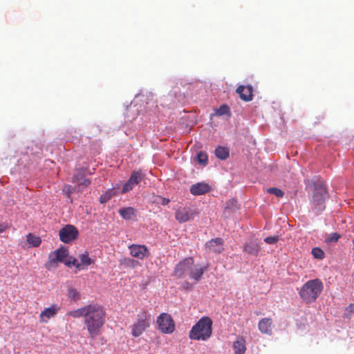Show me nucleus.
<instances>
[{"instance_id": "nucleus-42", "label": "nucleus", "mask_w": 354, "mask_h": 354, "mask_svg": "<svg viewBox=\"0 0 354 354\" xmlns=\"http://www.w3.org/2000/svg\"><path fill=\"white\" fill-rule=\"evenodd\" d=\"M185 286H185V288H187V289H188V288H189L190 284H189V283L186 282V283H185Z\"/></svg>"}, {"instance_id": "nucleus-6", "label": "nucleus", "mask_w": 354, "mask_h": 354, "mask_svg": "<svg viewBox=\"0 0 354 354\" xmlns=\"http://www.w3.org/2000/svg\"><path fill=\"white\" fill-rule=\"evenodd\" d=\"M158 330L165 334H171L176 328L172 317L168 313H161L157 318Z\"/></svg>"}, {"instance_id": "nucleus-1", "label": "nucleus", "mask_w": 354, "mask_h": 354, "mask_svg": "<svg viewBox=\"0 0 354 354\" xmlns=\"http://www.w3.org/2000/svg\"><path fill=\"white\" fill-rule=\"evenodd\" d=\"M106 322V312L103 306L97 304L87 305L84 316V324L88 337L94 339L100 334L101 329Z\"/></svg>"}, {"instance_id": "nucleus-13", "label": "nucleus", "mask_w": 354, "mask_h": 354, "mask_svg": "<svg viewBox=\"0 0 354 354\" xmlns=\"http://www.w3.org/2000/svg\"><path fill=\"white\" fill-rule=\"evenodd\" d=\"M59 310V307L56 304L46 308L39 315L40 322L47 323L51 317H54L57 314Z\"/></svg>"}, {"instance_id": "nucleus-21", "label": "nucleus", "mask_w": 354, "mask_h": 354, "mask_svg": "<svg viewBox=\"0 0 354 354\" xmlns=\"http://www.w3.org/2000/svg\"><path fill=\"white\" fill-rule=\"evenodd\" d=\"M120 266H122L126 268H131V269L136 268V267L140 266V263L138 261L131 259L129 257H124V258L122 259L120 261Z\"/></svg>"}, {"instance_id": "nucleus-8", "label": "nucleus", "mask_w": 354, "mask_h": 354, "mask_svg": "<svg viewBox=\"0 0 354 354\" xmlns=\"http://www.w3.org/2000/svg\"><path fill=\"white\" fill-rule=\"evenodd\" d=\"M79 232L77 229L71 225H67L62 227L59 232L60 240L66 243H68L78 237Z\"/></svg>"}, {"instance_id": "nucleus-18", "label": "nucleus", "mask_w": 354, "mask_h": 354, "mask_svg": "<svg viewBox=\"0 0 354 354\" xmlns=\"http://www.w3.org/2000/svg\"><path fill=\"white\" fill-rule=\"evenodd\" d=\"M261 250L260 246L255 242L251 241L244 245L243 250L247 253L257 256Z\"/></svg>"}, {"instance_id": "nucleus-33", "label": "nucleus", "mask_w": 354, "mask_h": 354, "mask_svg": "<svg viewBox=\"0 0 354 354\" xmlns=\"http://www.w3.org/2000/svg\"><path fill=\"white\" fill-rule=\"evenodd\" d=\"M218 115H230V110L227 105L223 104L216 110Z\"/></svg>"}, {"instance_id": "nucleus-14", "label": "nucleus", "mask_w": 354, "mask_h": 354, "mask_svg": "<svg viewBox=\"0 0 354 354\" xmlns=\"http://www.w3.org/2000/svg\"><path fill=\"white\" fill-rule=\"evenodd\" d=\"M211 190L210 185L205 182L194 184L190 187V193L194 196H199L208 193Z\"/></svg>"}, {"instance_id": "nucleus-23", "label": "nucleus", "mask_w": 354, "mask_h": 354, "mask_svg": "<svg viewBox=\"0 0 354 354\" xmlns=\"http://www.w3.org/2000/svg\"><path fill=\"white\" fill-rule=\"evenodd\" d=\"M229 155V150L226 147L219 146L215 149V156L221 160H226Z\"/></svg>"}, {"instance_id": "nucleus-19", "label": "nucleus", "mask_w": 354, "mask_h": 354, "mask_svg": "<svg viewBox=\"0 0 354 354\" xmlns=\"http://www.w3.org/2000/svg\"><path fill=\"white\" fill-rule=\"evenodd\" d=\"M207 269V266L200 268H194L193 266L191 271L189 272V276L191 279L195 280L196 281H198Z\"/></svg>"}, {"instance_id": "nucleus-40", "label": "nucleus", "mask_w": 354, "mask_h": 354, "mask_svg": "<svg viewBox=\"0 0 354 354\" xmlns=\"http://www.w3.org/2000/svg\"><path fill=\"white\" fill-rule=\"evenodd\" d=\"M346 311H348L349 313H354V304H350L345 309Z\"/></svg>"}, {"instance_id": "nucleus-37", "label": "nucleus", "mask_w": 354, "mask_h": 354, "mask_svg": "<svg viewBox=\"0 0 354 354\" xmlns=\"http://www.w3.org/2000/svg\"><path fill=\"white\" fill-rule=\"evenodd\" d=\"M340 238V235L337 233H332L327 238L328 242H337Z\"/></svg>"}, {"instance_id": "nucleus-34", "label": "nucleus", "mask_w": 354, "mask_h": 354, "mask_svg": "<svg viewBox=\"0 0 354 354\" xmlns=\"http://www.w3.org/2000/svg\"><path fill=\"white\" fill-rule=\"evenodd\" d=\"M267 192L273 195H275L277 197H283V192L277 187H270L267 189Z\"/></svg>"}, {"instance_id": "nucleus-2", "label": "nucleus", "mask_w": 354, "mask_h": 354, "mask_svg": "<svg viewBox=\"0 0 354 354\" xmlns=\"http://www.w3.org/2000/svg\"><path fill=\"white\" fill-rule=\"evenodd\" d=\"M323 288V283L320 279L309 280L301 288L299 295L305 303L311 304L315 301Z\"/></svg>"}, {"instance_id": "nucleus-27", "label": "nucleus", "mask_w": 354, "mask_h": 354, "mask_svg": "<svg viewBox=\"0 0 354 354\" xmlns=\"http://www.w3.org/2000/svg\"><path fill=\"white\" fill-rule=\"evenodd\" d=\"M115 194L113 189H108L105 193L100 196L99 201L101 203H105L109 201Z\"/></svg>"}, {"instance_id": "nucleus-32", "label": "nucleus", "mask_w": 354, "mask_h": 354, "mask_svg": "<svg viewBox=\"0 0 354 354\" xmlns=\"http://www.w3.org/2000/svg\"><path fill=\"white\" fill-rule=\"evenodd\" d=\"M197 161L199 164L201 165H207V161H208V158H207V155L204 153V152H199L198 154H197Z\"/></svg>"}, {"instance_id": "nucleus-38", "label": "nucleus", "mask_w": 354, "mask_h": 354, "mask_svg": "<svg viewBox=\"0 0 354 354\" xmlns=\"http://www.w3.org/2000/svg\"><path fill=\"white\" fill-rule=\"evenodd\" d=\"M91 184V181L88 178H83L80 182L78 183L79 186H83V187H87Z\"/></svg>"}, {"instance_id": "nucleus-25", "label": "nucleus", "mask_w": 354, "mask_h": 354, "mask_svg": "<svg viewBox=\"0 0 354 354\" xmlns=\"http://www.w3.org/2000/svg\"><path fill=\"white\" fill-rule=\"evenodd\" d=\"M86 309H87V305H86L80 308H78L77 310H71L67 313V315L68 316H71L74 318H79L81 317H83L84 318Z\"/></svg>"}, {"instance_id": "nucleus-4", "label": "nucleus", "mask_w": 354, "mask_h": 354, "mask_svg": "<svg viewBox=\"0 0 354 354\" xmlns=\"http://www.w3.org/2000/svg\"><path fill=\"white\" fill-rule=\"evenodd\" d=\"M315 188L313 194V209L316 213L322 212L325 209V200L328 196L326 187L323 182H317L314 184Z\"/></svg>"}, {"instance_id": "nucleus-35", "label": "nucleus", "mask_w": 354, "mask_h": 354, "mask_svg": "<svg viewBox=\"0 0 354 354\" xmlns=\"http://www.w3.org/2000/svg\"><path fill=\"white\" fill-rule=\"evenodd\" d=\"M312 254L315 258L318 259H322L324 257V251L318 248H314L312 250Z\"/></svg>"}, {"instance_id": "nucleus-15", "label": "nucleus", "mask_w": 354, "mask_h": 354, "mask_svg": "<svg viewBox=\"0 0 354 354\" xmlns=\"http://www.w3.org/2000/svg\"><path fill=\"white\" fill-rule=\"evenodd\" d=\"M241 99L245 102H250L253 97V88L252 86H239L236 90Z\"/></svg>"}, {"instance_id": "nucleus-24", "label": "nucleus", "mask_w": 354, "mask_h": 354, "mask_svg": "<svg viewBox=\"0 0 354 354\" xmlns=\"http://www.w3.org/2000/svg\"><path fill=\"white\" fill-rule=\"evenodd\" d=\"M79 258L80 260V263H79V265H80V269H83L84 267H86L94 263V261L89 257L87 252L80 254Z\"/></svg>"}, {"instance_id": "nucleus-10", "label": "nucleus", "mask_w": 354, "mask_h": 354, "mask_svg": "<svg viewBox=\"0 0 354 354\" xmlns=\"http://www.w3.org/2000/svg\"><path fill=\"white\" fill-rule=\"evenodd\" d=\"M130 254L138 259L142 260L150 255L149 250L145 245L131 244L129 246Z\"/></svg>"}, {"instance_id": "nucleus-17", "label": "nucleus", "mask_w": 354, "mask_h": 354, "mask_svg": "<svg viewBox=\"0 0 354 354\" xmlns=\"http://www.w3.org/2000/svg\"><path fill=\"white\" fill-rule=\"evenodd\" d=\"M246 342L243 337L238 338L234 343L232 348L234 354H244L246 351Z\"/></svg>"}, {"instance_id": "nucleus-29", "label": "nucleus", "mask_w": 354, "mask_h": 354, "mask_svg": "<svg viewBox=\"0 0 354 354\" xmlns=\"http://www.w3.org/2000/svg\"><path fill=\"white\" fill-rule=\"evenodd\" d=\"M58 262L60 261L55 250L49 254L48 264L49 266L55 267Z\"/></svg>"}, {"instance_id": "nucleus-3", "label": "nucleus", "mask_w": 354, "mask_h": 354, "mask_svg": "<svg viewBox=\"0 0 354 354\" xmlns=\"http://www.w3.org/2000/svg\"><path fill=\"white\" fill-rule=\"evenodd\" d=\"M212 333V320L209 317H203L192 328L189 337L191 339L207 340Z\"/></svg>"}, {"instance_id": "nucleus-22", "label": "nucleus", "mask_w": 354, "mask_h": 354, "mask_svg": "<svg viewBox=\"0 0 354 354\" xmlns=\"http://www.w3.org/2000/svg\"><path fill=\"white\" fill-rule=\"evenodd\" d=\"M239 209L238 202L234 198H231L226 202L225 207V214H230L236 212Z\"/></svg>"}, {"instance_id": "nucleus-39", "label": "nucleus", "mask_w": 354, "mask_h": 354, "mask_svg": "<svg viewBox=\"0 0 354 354\" xmlns=\"http://www.w3.org/2000/svg\"><path fill=\"white\" fill-rule=\"evenodd\" d=\"M83 179L80 174H77L73 177V182L78 185V183Z\"/></svg>"}, {"instance_id": "nucleus-16", "label": "nucleus", "mask_w": 354, "mask_h": 354, "mask_svg": "<svg viewBox=\"0 0 354 354\" xmlns=\"http://www.w3.org/2000/svg\"><path fill=\"white\" fill-rule=\"evenodd\" d=\"M259 330L264 334L271 335L272 330V322L270 318L261 319L258 324Z\"/></svg>"}, {"instance_id": "nucleus-36", "label": "nucleus", "mask_w": 354, "mask_h": 354, "mask_svg": "<svg viewBox=\"0 0 354 354\" xmlns=\"http://www.w3.org/2000/svg\"><path fill=\"white\" fill-rule=\"evenodd\" d=\"M279 240V236H268L264 241L268 244H274Z\"/></svg>"}, {"instance_id": "nucleus-5", "label": "nucleus", "mask_w": 354, "mask_h": 354, "mask_svg": "<svg viewBox=\"0 0 354 354\" xmlns=\"http://www.w3.org/2000/svg\"><path fill=\"white\" fill-rule=\"evenodd\" d=\"M150 315L146 310L138 315L136 322L131 326V334L133 337H140L150 326Z\"/></svg>"}, {"instance_id": "nucleus-7", "label": "nucleus", "mask_w": 354, "mask_h": 354, "mask_svg": "<svg viewBox=\"0 0 354 354\" xmlns=\"http://www.w3.org/2000/svg\"><path fill=\"white\" fill-rule=\"evenodd\" d=\"M193 266L194 259L192 257L185 258L176 266L174 275L178 278H183L186 275H189Z\"/></svg>"}, {"instance_id": "nucleus-20", "label": "nucleus", "mask_w": 354, "mask_h": 354, "mask_svg": "<svg viewBox=\"0 0 354 354\" xmlns=\"http://www.w3.org/2000/svg\"><path fill=\"white\" fill-rule=\"evenodd\" d=\"M120 215L126 220H131L136 216V210L131 207L121 208L118 211Z\"/></svg>"}, {"instance_id": "nucleus-28", "label": "nucleus", "mask_w": 354, "mask_h": 354, "mask_svg": "<svg viewBox=\"0 0 354 354\" xmlns=\"http://www.w3.org/2000/svg\"><path fill=\"white\" fill-rule=\"evenodd\" d=\"M67 296L69 299L77 301L80 299V292L74 288L70 287L68 289Z\"/></svg>"}, {"instance_id": "nucleus-11", "label": "nucleus", "mask_w": 354, "mask_h": 354, "mask_svg": "<svg viewBox=\"0 0 354 354\" xmlns=\"http://www.w3.org/2000/svg\"><path fill=\"white\" fill-rule=\"evenodd\" d=\"M195 212L187 207H180L175 214L176 219L180 223L193 220Z\"/></svg>"}, {"instance_id": "nucleus-12", "label": "nucleus", "mask_w": 354, "mask_h": 354, "mask_svg": "<svg viewBox=\"0 0 354 354\" xmlns=\"http://www.w3.org/2000/svg\"><path fill=\"white\" fill-rule=\"evenodd\" d=\"M208 251L213 253H221L223 250V240L221 238L212 239L205 244Z\"/></svg>"}, {"instance_id": "nucleus-26", "label": "nucleus", "mask_w": 354, "mask_h": 354, "mask_svg": "<svg viewBox=\"0 0 354 354\" xmlns=\"http://www.w3.org/2000/svg\"><path fill=\"white\" fill-rule=\"evenodd\" d=\"M27 242L33 247H38L40 245L41 240L40 237L30 233L27 235Z\"/></svg>"}, {"instance_id": "nucleus-9", "label": "nucleus", "mask_w": 354, "mask_h": 354, "mask_svg": "<svg viewBox=\"0 0 354 354\" xmlns=\"http://www.w3.org/2000/svg\"><path fill=\"white\" fill-rule=\"evenodd\" d=\"M144 178V174L141 171H134L132 172L129 180L124 184L122 192L125 194L133 189Z\"/></svg>"}, {"instance_id": "nucleus-31", "label": "nucleus", "mask_w": 354, "mask_h": 354, "mask_svg": "<svg viewBox=\"0 0 354 354\" xmlns=\"http://www.w3.org/2000/svg\"><path fill=\"white\" fill-rule=\"evenodd\" d=\"M64 264L68 267L75 266L77 269H80V265L77 262V260L72 257H69L64 261Z\"/></svg>"}, {"instance_id": "nucleus-41", "label": "nucleus", "mask_w": 354, "mask_h": 354, "mask_svg": "<svg viewBox=\"0 0 354 354\" xmlns=\"http://www.w3.org/2000/svg\"><path fill=\"white\" fill-rule=\"evenodd\" d=\"M8 228V226L3 223L0 224V234L5 232Z\"/></svg>"}, {"instance_id": "nucleus-30", "label": "nucleus", "mask_w": 354, "mask_h": 354, "mask_svg": "<svg viewBox=\"0 0 354 354\" xmlns=\"http://www.w3.org/2000/svg\"><path fill=\"white\" fill-rule=\"evenodd\" d=\"M56 254L58 256L60 262L64 263V259L68 256V252L67 249L64 248H59L55 250Z\"/></svg>"}]
</instances>
